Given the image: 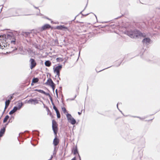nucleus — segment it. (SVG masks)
I'll return each instance as SVG.
<instances>
[{"label": "nucleus", "mask_w": 160, "mask_h": 160, "mask_svg": "<svg viewBox=\"0 0 160 160\" xmlns=\"http://www.w3.org/2000/svg\"><path fill=\"white\" fill-rule=\"evenodd\" d=\"M52 64L51 62L49 60H47L45 62V65L48 67H50Z\"/></svg>", "instance_id": "a211bd4d"}, {"label": "nucleus", "mask_w": 160, "mask_h": 160, "mask_svg": "<svg viewBox=\"0 0 160 160\" xmlns=\"http://www.w3.org/2000/svg\"><path fill=\"white\" fill-rule=\"evenodd\" d=\"M21 10L20 8H12L9 9L8 12L11 16H18L20 15L19 13Z\"/></svg>", "instance_id": "7ed1b4c3"}, {"label": "nucleus", "mask_w": 160, "mask_h": 160, "mask_svg": "<svg viewBox=\"0 0 160 160\" xmlns=\"http://www.w3.org/2000/svg\"><path fill=\"white\" fill-rule=\"evenodd\" d=\"M44 18H45L48 20H51V19L49 18H48V17H44Z\"/></svg>", "instance_id": "a19ab883"}, {"label": "nucleus", "mask_w": 160, "mask_h": 160, "mask_svg": "<svg viewBox=\"0 0 160 160\" xmlns=\"http://www.w3.org/2000/svg\"><path fill=\"white\" fill-rule=\"evenodd\" d=\"M62 67V65H59L55 67V66H54L53 68L54 72L55 73L56 72H60Z\"/></svg>", "instance_id": "6e6552de"}, {"label": "nucleus", "mask_w": 160, "mask_h": 160, "mask_svg": "<svg viewBox=\"0 0 160 160\" xmlns=\"http://www.w3.org/2000/svg\"><path fill=\"white\" fill-rule=\"evenodd\" d=\"M9 116L8 115H6L5 118H4L3 120V123H5L9 119Z\"/></svg>", "instance_id": "412c9836"}, {"label": "nucleus", "mask_w": 160, "mask_h": 160, "mask_svg": "<svg viewBox=\"0 0 160 160\" xmlns=\"http://www.w3.org/2000/svg\"><path fill=\"white\" fill-rule=\"evenodd\" d=\"M28 103H31L32 104L33 103L34 105H35L38 103V102L36 98L30 99L28 101Z\"/></svg>", "instance_id": "9d476101"}, {"label": "nucleus", "mask_w": 160, "mask_h": 160, "mask_svg": "<svg viewBox=\"0 0 160 160\" xmlns=\"http://www.w3.org/2000/svg\"><path fill=\"white\" fill-rule=\"evenodd\" d=\"M13 94L12 95L10 96V97L9 98V99L8 100H9V102H10L11 100L13 98Z\"/></svg>", "instance_id": "473e14b6"}, {"label": "nucleus", "mask_w": 160, "mask_h": 160, "mask_svg": "<svg viewBox=\"0 0 160 160\" xmlns=\"http://www.w3.org/2000/svg\"><path fill=\"white\" fill-rule=\"evenodd\" d=\"M118 104H119V103H118V104H117V108L118 109V110H119V108H118Z\"/></svg>", "instance_id": "864d4df0"}, {"label": "nucleus", "mask_w": 160, "mask_h": 160, "mask_svg": "<svg viewBox=\"0 0 160 160\" xmlns=\"http://www.w3.org/2000/svg\"><path fill=\"white\" fill-rule=\"evenodd\" d=\"M122 62H120V63L118 65V66H117V67H118V66H120V64H121Z\"/></svg>", "instance_id": "4d7b16f0"}, {"label": "nucleus", "mask_w": 160, "mask_h": 160, "mask_svg": "<svg viewBox=\"0 0 160 160\" xmlns=\"http://www.w3.org/2000/svg\"><path fill=\"white\" fill-rule=\"evenodd\" d=\"M71 160H76V157H75L73 158H72Z\"/></svg>", "instance_id": "a18cd8bd"}, {"label": "nucleus", "mask_w": 160, "mask_h": 160, "mask_svg": "<svg viewBox=\"0 0 160 160\" xmlns=\"http://www.w3.org/2000/svg\"><path fill=\"white\" fill-rule=\"evenodd\" d=\"M34 91H38V92L42 93V94H43L44 92L43 90H41V89H36L34 90Z\"/></svg>", "instance_id": "5701e85b"}, {"label": "nucleus", "mask_w": 160, "mask_h": 160, "mask_svg": "<svg viewBox=\"0 0 160 160\" xmlns=\"http://www.w3.org/2000/svg\"><path fill=\"white\" fill-rule=\"evenodd\" d=\"M55 92H56V95L57 97H58V89H56L55 90Z\"/></svg>", "instance_id": "4c0bfd02"}, {"label": "nucleus", "mask_w": 160, "mask_h": 160, "mask_svg": "<svg viewBox=\"0 0 160 160\" xmlns=\"http://www.w3.org/2000/svg\"><path fill=\"white\" fill-rule=\"evenodd\" d=\"M72 152L74 155H76L77 153H78V151L77 147L73 148Z\"/></svg>", "instance_id": "dca6fc26"}, {"label": "nucleus", "mask_w": 160, "mask_h": 160, "mask_svg": "<svg viewBox=\"0 0 160 160\" xmlns=\"http://www.w3.org/2000/svg\"><path fill=\"white\" fill-rule=\"evenodd\" d=\"M53 156L54 155H51V158H50L49 160H51L52 159V158H53Z\"/></svg>", "instance_id": "49530a36"}, {"label": "nucleus", "mask_w": 160, "mask_h": 160, "mask_svg": "<svg viewBox=\"0 0 160 160\" xmlns=\"http://www.w3.org/2000/svg\"><path fill=\"white\" fill-rule=\"evenodd\" d=\"M11 122H12V121ZM10 122V120H9V121H8V122L5 124V127H5V128H6L7 126L8 125V123Z\"/></svg>", "instance_id": "c9c22d12"}, {"label": "nucleus", "mask_w": 160, "mask_h": 160, "mask_svg": "<svg viewBox=\"0 0 160 160\" xmlns=\"http://www.w3.org/2000/svg\"><path fill=\"white\" fill-rule=\"evenodd\" d=\"M32 80V83H36L38 82L39 81V79L38 78H34Z\"/></svg>", "instance_id": "6ab92c4d"}, {"label": "nucleus", "mask_w": 160, "mask_h": 160, "mask_svg": "<svg viewBox=\"0 0 160 160\" xmlns=\"http://www.w3.org/2000/svg\"><path fill=\"white\" fill-rule=\"evenodd\" d=\"M33 133L35 134L37 136H39V132L37 130H34L32 131Z\"/></svg>", "instance_id": "b1692460"}, {"label": "nucleus", "mask_w": 160, "mask_h": 160, "mask_svg": "<svg viewBox=\"0 0 160 160\" xmlns=\"http://www.w3.org/2000/svg\"><path fill=\"white\" fill-rule=\"evenodd\" d=\"M56 112V114H57V118H60V117H61V115H60V113L59 111H58L57 112Z\"/></svg>", "instance_id": "a878e982"}, {"label": "nucleus", "mask_w": 160, "mask_h": 160, "mask_svg": "<svg viewBox=\"0 0 160 160\" xmlns=\"http://www.w3.org/2000/svg\"><path fill=\"white\" fill-rule=\"evenodd\" d=\"M121 17V16L118 17H117V18H115V19H118L120 18Z\"/></svg>", "instance_id": "13d9d810"}, {"label": "nucleus", "mask_w": 160, "mask_h": 160, "mask_svg": "<svg viewBox=\"0 0 160 160\" xmlns=\"http://www.w3.org/2000/svg\"><path fill=\"white\" fill-rule=\"evenodd\" d=\"M9 100H6L5 102V107L4 108V111H3V112H2V116L3 115V114L4 113V112L5 111L6 109H7V108L8 107L9 104H10V102H9Z\"/></svg>", "instance_id": "ddd939ff"}, {"label": "nucleus", "mask_w": 160, "mask_h": 160, "mask_svg": "<svg viewBox=\"0 0 160 160\" xmlns=\"http://www.w3.org/2000/svg\"><path fill=\"white\" fill-rule=\"evenodd\" d=\"M133 117H137V118H140V119H141V118H140V117H135V116H133Z\"/></svg>", "instance_id": "09e8293b"}, {"label": "nucleus", "mask_w": 160, "mask_h": 160, "mask_svg": "<svg viewBox=\"0 0 160 160\" xmlns=\"http://www.w3.org/2000/svg\"><path fill=\"white\" fill-rule=\"evenodd\" d=\"M85 8H86V7H85V8H84V9H83L82 11L81 12H80V13H79V14H82V12L83 11L85 10Z\"/></svg>", "instance_id": "c03bdc74"}, {"label": "nucleus", "mask_w": 160, "mask_h": 160, "mask_svg": "<svg viewBox=\"0 0 160 160\" xmlns=\"http://www.w3.org/2000/svg\"><path fill=\"white\" fill-rule=\"evenodd\" d=\"M29 62L30 63V68L31 69H32L34 68L36 65L37 63L34 59L31 58Z\"/></svg>", "instance_id": "39448f33"}, {"label": "nucleus", "mask_w": 160, "mask_h": 160, "mask_svg": "<svg viewBox=\"0 0 160 160\" xmlns=\"http://www.w3.org/2000/svg\"><path fill=\"white\" fill-rule=\"evenodd\" d=\"M151 40L149 38H145L142 40V42L144 45H148L150 44Z\"/></svg>", "instance_id": "0eeeda50"}, {"label": "nucleus", "mask_w": 160, "mask_h": 160, "mask_svg": "<svg viewBox=\"0 0 160 160\" xmlns=\"http://www.w3.org/2000/svg\"><path fill=\"white\" fill-rule=\"evenodd\" d=\"M33 7H34L35 8H36V9H38V7H35V6H34V5H33Z\"/></svg>", "instance_id": "8fccbe9b"}, {"label": "nucleus", "mask_w": 160, "mask_h": 160, "mask_svg": "<svg viewBox=\"0 0 160 160\" xmlns=\"http://www.w3.org/2000/svg\"><path fill=\"white\" fill-rule=\"evenodd\" d=\"M57 137L55 135V138L54 139L53 142V144L54 146L56 147L59 143V140L58 138H57Z\"/></svg>", "instance_id": "9b49d317"}, {"label": "nucleus", "mask_w": 160, "mask_h": 160, "mask_svg": "<svg viewBox=\"0 0 160 160\" xmlns=\"http://www.w3.org/2000/svg\"><path fill=\"white\" fill-rule=\"evenodd\" d=\"M51 28V26L48 24H46L42 26L40 28V31L42 32L43 31L45 30L46 29H49Z\"/></svg>", "instance_id": "423d86ee"}, {"label": "nucleus", "mask_w": 160, "mask_h": 160, "mask_svg": "<svg viewBox=\"0 0 160 160\" xmlns=\"http://www.w3.org/2000/svg\"><path fill=\"white\" fill-rule=\"evenodd\" d=\"M118 110L119 111H120V112H121V113L122 114H123V113H122V111H121V110H119H119Z\"/></svg>", "instance_id": "bf43d9fd"}, {"label": "nucleus", "mask_w": 160, "mask_h": 160, "mask_svg": "<svg viewBox=\"0 0 160 160\" xmlns=\"http://www.w3.org/2000/svg\"><path fill=\"white\" fill-rule=\"evenodd\" d=\"M49 98H50L51 102H52V101H53L52 98L51 97V95L49 96Z\"/></svg>", "instance_id": "58836bf2"}, {"label": "nucleus", "mask_w": 160, "mask_h": 160, "mask_svg": "<svg viewBox=\"0 0 160 160\" xmlns=\"http://www.w3.org/2000/svg\"><path fill=\"white\" fill-rule=\"evenodd\" d=\"M31 33V32H22L21 34L27 38L29 36L30 34Z\"/></svg>", "instance_id": "2eb2a0df"}, {"label": "nucleus", "mask_w": 160, "mask_h": 160, "mask_svg": "<svg viewBox=\"0 0 160 160\" xmlns=\"http://www.w3.org/2000/svg\"><path fill=\"white\" fill-rule=\"evenodd\" d=\"M94 15L96 17V18H97L96 16L94 14Z\"/></svg>", "instance_id": "774afa93"}, {"label": "nucleus", "mask_w": 160, "mask_h": 160, "mask_svg": "<svg viewBox=\"0 0 160 160\" xmlns=\"http://www.w3.org/2000/svg\"><path fill=\"white\" fill-rule=\"evenodd\" d=\"M5 39L7 40H9L10 41H8L10 42L9 43L8 46L11 48L10 52H12L14 50H17V48L15 46H12V45H15L16 43V39L15 35L12 32H10L7 35H5Z\"/></svg>", "instance_id": "f257e3e1"}, {"label": "nucleus", "mask_w": 160, "mask_h": 160, "mask_svg": "<svg viewBox=\"0 0 160 160\" xmlns=\"http://www.w3.org/2000/svg\"><path fill=\"white\" fill-rule=\"evenodd\" d=\"M111 67V66H110V67H109L107 68H106V69H107V68H110V67ZM105 69H106V68H105ZM104 69H103V70H100V71H99V72H100V71H102V70H104Z\"/></svg>", "instance_id": "3c124183"}, {"label": "nucleus", "mask_w": 160, "mask_h": 160, "mask_svg": "<svg viewBox=\"0 0 160 160\" xmlns=\"http://www.w3.org/2000/svg\"><path fill=\"white\" fill-rule=\"evenodd\" d=\"M62 87H59L60 89L59 90V92H61V90H62Z\"/></svg>", "instance_id": "79ce46f5"}, {"label": "nucleus", "mask_w": 160, "mask_h": 160, "mask_svg": "<svg viewBox=\"0 0 160 160\" xmlns=\"http://www.w3.org/2000/svg\"><path fill=\"white\" fill-rule=\"evenodd\" d=\"M33 83H32H32H31V85H32Z\"/></svg>", "instance_id": "338daca9"}, {"label": "nucleus", "mask_w": 160, "mask_h": 160, "mask_svg": "<svg viewBox=\"0 0 160 160\" xmlns=\"http://www.w3.org/2000/svg\"><path fill=\"white\" fill-rule=\"evenodd\" d=\"M15 112L14 111V110L13 109H12L9 112V114L10 115H12Z\"/></svg>", "instance_id": "c756f323"}, {"label": "nucleus", "mask_w": 160, "mask_h": 160, "mask_svg": "<svg viewBox=\"0 0 160 160\" xmlns=\"http://www.w3.org/2000/svg\"><path fill=\"white\" fill-rule=\"evenodd\" d=\"M56 60L58 62H61L63 61V59L61 58H56Z\"/></svg>", "instance_id": "393cba45"}, {"label": "nucleus", "mask_w": 160, "mask_h": 160, "mask_svg": "<svg viewBox=\"0 0 160 160\" xmlns=\"http://www.w3.org/2000/svg\"><path fill=\"white\" fill-rule=\"evenodd\" d=\"M57 84H58V83H59V80H57Z\"/></svg>", "instance_id": "6e6d98bb"}, {"label": "nucleus", "mask_w": 160, "mask_h": 160, "mask_svg": "<svg viewBox=\"0 0 160 160\" xmlns=\"http://www.w3.org/2000/svg\"><path fill=\"white\" fill-rule=\"evenodd\" d=\"M55 73H56V75L58 76V78H59V76L60 75V72H56Z\"/></svg>", "instance_id": "e433bc0d"}, {"label": "nucleus", "mask_w": 160, "mask_h": 160, "mask_svg": "<svg viewBox=\"0 0 160 160\" xmlns=\"http://www.w3.org/2000/svg\"><path fill=\"white\" fill-rule=\"evenodd\" d=\"M43 94H44V95H45L46 96H48L49 97L50 96V95L49 94V93H47V92H45V91L44 92Z\"/></svg>", "instance_id": "f704fd0d"}, {"label": "nucleus", "mask_w": 160, "mask_h": 160, "mask_svg": "<svg viewBox=\"0 0 160 160\" xmlns=\"http://www.w3.org/2000/svg\"><path fill=\"white\" fill-rule=\"evenodd\" d=\"M46 108L47 109V112H48V114L49 113V115H51L52 114L51 113V112L50 110H49V108H48L47 107H46Z\"/></svg>", "instance_id": "c85d7f7f"}, {"label": "nucleus", "mask_w": 160, "mask_h": 160, "mask_svg": "<svg viewBox=\"0 0 160 160\" xmlns=\"http://www.w3.org/2000/svg\"><path fill=\"white\" fill-rule=\"evenodd\" d=\"M62 111H63V112L64 113H66V112H67V110H66V108L64 107H62Z\"/></svg>", "instance_id": "bb28decb"}, {"label": "nucleus", "mask_w": 160, "mask_h": 160, "mask_svg": "<svg viewBox=\"0 0 160 160\" xmlns=\"http://www.w3.org/2000/svg\"><path fill=\"white\" fill-rule=\"evenodd\" d=\"M89 14V13H88V14H82V15L83 16H87Z\"/></svg>", "instance_id": "ea45409f"}, {"label": "nucleus", "mask_w": 160, "mask_h": 160, "mask_svg": "<svg viewBox=\"0 0 160 160\" xmlns=\"http://www.w3.org/2000/svg\"><path fill=\"white\" fill-rule=\"evenodd\" d=\"M13 109L14 110V111L16 112L18 110H19V109L18 108L17 106H16L14 107Z\"/></svg>", "instance_id": "7c9ffc66"}, {"label": "nucleus", "mask_w": 160, "mask_h": 160, "mask_svg": "<svg viewBox=\"0 0 160 160\" xmlns=\"http://www.w3.org/2000/svg\"><path fill=\"white\" fill-rule=\"evenodd\" d=\"M51 102L52 105L53 106V107L54 106H55V105L54 103H53V101H52Z\"/></svg>", "instance_id": "37998d69"}, {"label": "nucleus", "mask_w": 160, "mask_h": 160, "mask_svg": "<svg viewBox=\"0 0 160 160\" xmlns=\"http://www.w3.org/2000/svg\"><path fill=\"white\" fill-rule=\"evenodd\" d=\"M23 105V103L22 102H21V103H18V106H17L18 107V108L20 110L21 108Z\"/></svg>", "instance_id": "4be33fe9"}, {"label": "nucleus", "mask_w": 160, "mask_h": 160, "mask_svg": "<svg viewBox=\"0 0 160 160\" xmlns=\"http://www.w3.org/2000/svg\"><path fill=\"white\" fill-rule=\"evenodd\" d=\"M43 103V104L44 105V107L45 108V104L43 103Z\"/></svg>", "instance_id": "680f3d73"}, {"label": "nucleus", "mask_w": 160, "mask_h": 160, "mask_svg": "<svg viewBox=\"0 0 160 160\" xmlns=\"http://www.w3.org/2000/svg\"><path fill=\"white\" fill-rule=\"evenodd\" d=\"M58 78L59 79V80H61V79H60V77H59V78Z\"/></svg>", "instance_id": "e2e57ef3"}, {"label": "nucleus", "mask_w": 160, "mask_h": 160, "mask_svg": "<svg viewBox=\"0 0 160 160\" xmlns=\"http://www.w3.org/2000/svg\"><path fill=\"white\" fill-rule=\"evenodd\" d=\"M52 129L53 131L54 134L56 136H57V134L58 132V125L56 122L54 120H53L52 121Z\"/></svg>", "instance_id": "20e7f679"}, {"label": "nucleus", "mask_w": 160, "mask_h": 160, "mask_svg": "<svg viewBox=\"0 0 160 160\" xmlns=\"http://www.w3.org/2000/svg\"><path fill=\"white\" fill-rule=\"evenodd\" d=\"M88 86L87 87V91H88Z\"/></svg>", "instance_id": "69168bd1"}, {"label": "nucleus", "mask_w": 160, "mask_h": 160, "mask_svg": "<svg viewBox=\"0 0 160 160\" xmlns=\"http://www.w3.org/2000/svg\"><path fill=\"white\" fill-rule=\"evenodd\" d=\"M118 104H119V103H118V104H117V108L118 109V110H119V108H118Z\"/></svg>", "instance_id": "5fc2aeb1"}, {"label": "nucleus", "mask_w": 160, "mask_h": 160, "mask_svg": "<svg viewBox=\"0 0 160 160\" xmlns=\"http://www.w3.org/2000/svg\"><path fill=\"white\" fill-rule=\"evenodd\" d=\"M125 33L132 38H141L145 37L146 36L145 33H142L137 30H127L126 31Z\"/></svg>", "instance_id": "f03ea898"}, {"label": "nucleus", "mask_w": 160, "mask_h": 160, "mask_svg": "<svg viewBox=\"0 0 160 160\" xmlns=\"http://www.w3.org/2000/svg\"><path fill=\"white\" fill-rule=\"evenodd\" d=\"M6 130L5 127H3V128L0 130V137H2L4 134Z\"/></svg>", "instance_id": "4468645a"}, {"label": "nucleus", "mask_w": 160, "mask_h": 160, "mask_svg": "<svg viewBox=\"0 0 160 160\" xmlns=\"http://www.w3.org/2000/svg\"><path fill=\"white\" fill-rule=\"evenodd\" d=\"M53 109L55 110L56 112L59 111L58 110V109L57 108V107L55 106H54L53 107Z\"/></svg>", "instance_id": "2f4dec72"}, {"label": "nucleus", "mask_w": 160, "mask_h": 160, "mask_svg": "<svg viewBox=\"0 0 160 160\" xmlns=\"http://www.w3.org/2000/svg\"><path fill=\"white\" fill-rule=\"evenodd\" d=\"M68 122H70L72 124L74 125L76 123V121L75 119L73 118H71Z\"/></svg>", "instance_id": "f3484780"}, {"label": "nucleus", "mask_w": 160, "mask_h": 160, "mask_svg": "<svg viewBox=\"0 0 160 160\" xmlns=\"http://www.w3.org/2000/svg\"><path fill=\"white\" fill-rule=\"evenodd\" d=\"M78 157H79V159H80V160H81L80 156V155H79V154L78 153Z\"/></svg>", "instance_id": "603ef678"}, {"label": "nucleus", "mask_w": 160, "mask_h": 160, "mask_svg": "<svg viewBox=\"0 0 160 160\" xmlns=\"http://www.w3.org/2000/svg\"><path fill=\"white\" fill-rule=\"evenodd\" d=\"M56 147H54V151L53 152V155H54V157L55 156V155L56 154Z\"/></svg>", "instance_id": "cd10ccee"}, {"label": "nucleus", "mask_w": 160, "mask_h": 160, "mask_svg": "<svg viewBox=\"0 0 160 160\" xmlns=\"http://www.w3.org/2000/svg\"><path fill=\"white\" fill-rule=\"evenodd\" d=\"M82 111H81V112H78V114L79 115H80L81 114H82Z\"/></svg>", "instance_id": "de8ad7c7"}, {"label": "nucleus", "mask_w": 160, "mask_h": 160, "mask_svg": "<svg viewBox=\"0 0 160 160\" xmlns=\"http://www.w3.org/2000/svg\"><path fill=\"white\" fill-rule=\"evenodd\" d=\"M66 116L68 121H69V120L70 119H71V118H73L71 116V115L70 114L68 113L66 114Z\"/></svg>", "instance_id": "aec40b11"}, {"label": "nucleus", "mask_w": 160, "mask_h": 160, "mask_svg": "<svg viewBox=\"0 0 160 160\" xmlns=\"http://www.w3.org/2000/svg\"><path fill=\"white\" fill-rule=\"evenodd\" d=\"M32 144L34 146H35L36 145H34V144H33L32 143Z\"/></svg>", "instance_id": "0e129e2a"}, {"label": "nucleus", "mask_w": 160, "mask_h": 160, "mask_svg": "<svg viewBox=\"0 0 160 160\" xmlns=\"http://www.w3.org/2000/svg\"><path fill=\"white\" fill-rule=\"evenodd\" d=\"M55 28L58 30H63L65 31H69V29L68 27L64 26V25L57 26Z\"/></svg>", "instance_id": "1a4fd4ad"}, {"label": "nucleus", "mask_w": 160, "mask_h": 160, "mask_svg": "<svg viewBox=\"0 0 160 160\" xmlns=\"http://www.w3.org/2000/svg\"><path fill=\"white\" fill-rule=\"evenodd\" d=\"M78 16V15H77V16H76L75 18L73 20V21H74V20L75 19H76V17Z\"/></svg>", "instance_id": "052dcab7"}, {"label": "nucleus", "mask_w": 160, "mask_h": 160, "mask_svg": "<svg viewBox=\"0 0 160 160\" xmlns=\"http://www.w3.org/2000/svg\"><path fill=\"white\" fill-rule=\"evenodd\" d=\"M45 84L48 85L50 86L51 85H55V83L53 82V81L51 78H49L48 79L47 82L45 83Z\"/></svg>", "instance_id": "f8f14e48"}, {"label": "nucleus", "mask_w": 160, "mask_h": 160, "mask_svg": "<svg viewBox=\"0 0 160 160\" xmlns=\"http://www.w3.org/2000/svg\"><path fill=\"white\" fill-rule=\"evenodd\" d=\"M55 85H51V87H52L53 92H54V89L55 88Z\"/></svg>", "instance_id": "72a5a7b5"}]
</instances>
